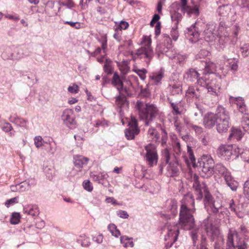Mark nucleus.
Returning <instances> with one entry per match:
<instances>
[{"mask_svg":"<svg viewBox=\"0 0 249 249\" xmlns=\"http://www.w3.org/2000/svg\"><path fill=\"white\" fill-rule=\"evenodd\" d=\"M171 36L174 41H176L178 37V33L177 29H173L171 31Z\"/></svg>","mask_w":249,"mask_h":249,"instance_id":"obj_61","label":"nucleus"},{"mask_svg":"<svg viewBox=\"0 0 249 249\" xmlns=\"http://www.w3.org/2000/svg\"><path fill=\"white\" fill-rule=\"evenodd\" d=\"M231 64V69L233 71H236L238 69L237 60L235 59L231 60L229 63Z\"/></svg>","mask_w":249,"mask_h":249,"instance_id":"obj_59","label":"nucleus"},{"mask_svg":"<svg viewBox=\"0 0 249 249\" xmlns=\"http://www.w3.org/2000/svg\"><path fill=\"white\" fill-rule=\"evenodd\" d=\"M196 89H195L193 86H190L188 88V90H187L186 93L193 97H196V99L198 100H200L201 94L199 93H197L196 91Z\"/></svg>","mask_w":249,"mask_h":249,"instance_id":"obj_38","label":"nucleus"},{"mask_svg":"<svg viewBox=\"0 0 249 249\" xmlns=\"http://www.w3.org/2000/svg\"><path fill=\"white\" fill-rule=\"evenodd\" d=\"M108 230L112 235L116 237H119L121 234L120 231L117 229V227L114 224H109L108 226Z\"/></svg>","mask_w":249,"mask_h":249,"instance_id":"obj_37","label":"nucleus"},{"mask_svg":"<svg viewBox=\"0 0 249 249\" xmlns=\"http://www.w3.org/2000/svg\"><path fill=\"white\" fill-rule=\"evenodd\" d=\"M234 153L236 157L240 155L241 158L245 161L249 162V149H243L238 146H234Z\"/></svg>","mask_w":249,"mask_h":249,"instance_id":"obj_25","label":"nucleus"},{"mask_svg":"<svg viewBox=\"0 0 249 249\" xmlns=\"http://www.w3.org/2000/svg\"><path fill=\"white\" fill-rule=\"evenodd\" d=\"M110 62V60H108V59H106V62L104 65V71L107 73H111V68L109 65Z\"/></svg>","mask_w":249,"mask_h":249,"instance_id":"obj_57","label":"nucleus"},{"mask_svg":"<svg viewBox=\"0 0 249 249\" xmlns=\"http://www.w3.org/2000/svg\"><path fill=\"white\" fill-rule=\"evenodd\" d=\"M83 187L84 189L89 192H90L93 189V187L91 185V182L88 180H86L83 182Z\"/></svg>","mask_w":249,"mask_h":249,"instance_id":"obj_55","label":"nucleus"},{"mask_svg":"<svg viewBox=\"0 0 249 249\" xmlns=\"http://www.w3.org/2000/svg\"><path fill=\"white\" fill-rule=\"evenodd\" d=\"M241 124L244 131L249 133V118L247 117H243Z\"/></svg>","mask_w":249,"mask_h":249,"instance_id":"obj_40","label":"nucleus"},{"mask_svg":"<svg viewBox=\"0 0 249 249\" xmlns=\"http://www.w3.org/2000/svg\"><path fill=\"white\" fill-rule=\"evenodd\" d=\"M115 33L113 35L114 38L118 41L121 39L122 31L114 27Z\"/></svg>","mask_w":249,"mask_h":249,"instance_id":"obj_58","label":"nucleus"},{"mask_svg":"<svg viewBox=\"0 0 249 249\" xmlns=\"http://www.w3.org/2000/svg\"><path fill=\"white\" fill-rule=\"evenodd\" d=\"M134 71L140 76L142 80H144L145 79V74L147 72V71L145 69H135Z\"/></svg>","mask_w":249,"mask_h":249,"instance_id":"obj_45","label":"nucleus"},{"mask_svg":"<svg viewBox=\"0 0 249 249\" xmlns=\"http://www.w3.org/2000/svg\"><path fill=\"white\" fill-rule=\"evenodd\" d=\"M234 246L235 247L236 246L238 249H247V243L244 240L241 241L240 239H237L236 245H234Z\"/></svg>","mask_w":249,"mask_h":249,"instance_id":"obj_46","label":"nucleus"},{"mask_svg":"<svg viewBox=\"0 0 249 249\" xmlns=\"http://www.w3.org/2000/svg\"><path fill=\"white\" fill-rule=\"evenodd\" d=\"M89 159L81 155H76L73 156V163L77 168H83L88 164Z\"/></svg>","mask_w":249,"mask_h":249,"instance_id":"obj_23","label":"nucleus"},{"mask_svg":"<svg viewBox=\"0 0 249 249\" xmlns=\"http://www.w3.org/2000/svg\"><path fill=\"white\" fill-rule=\"evenodd\" d=\"M136 107L139 111L140 118L143 120L147 125L158 114V108L152 104H145L138 101Z\"/></svg>","mask_w":249,"mask_h":249,"instance_id":"obj_5","label":"nucleus"},{"mask_svg":"<svg viewBox=\"0 0 249 249\" xmlns=\"http://www.w3.org/2000/svg\"><path fill=\"white\" fill-rule=\"evenodd\" d=\"M218 157L227 160H229L232 155L235 154L234 146L231 145H223L219 146L217 151Z\"/></svg>","mask_w":249,"mask_h":249,"instance_id":"obj_12","label":"nucleus"},{"mask_svg":"<svg viewBox=\"0 0 249 249\" xmlns=\"http://www.w3.org/2000/svg\"><path fill=\"white\" fill-rule=\"evenodd\" d=\"M10 122L15 123L18 125H19L21 127H26V121L22 118H10Z\"/></svg>","mask_w":249,"mask_h":249,"instance_id":"obj_36","label":"nucleus"},{"mask_svg":"<svg viewBox=\"0 0 249 249\" xmlns=\"http://www.w3.org/2000/svg\"><path fill=\"white\" fill-rule=\"evenodd\" d=\"M93 240L98 244H101L103 240V235L102 234H98L94 236Z\"/></svg>","mask_w":249,"mask_h":249,"instance_id":"obj_60","label":"nucleus"},{"mask_svg":"<svg viewBox=\"0 0 249 249\" xmlns=\"http://www.w3.org/2000/svg\"><path fill=\"white\" fill-rule=\"evenodd\" d=\"M242 236L244 239L249 237V231L245 226L241 225L238 231H232L230 230L227 238V246L229 249L235 248L233 243L234 237L235 236L237 239H240V236Z\"/></svg>","mask_w":249,"mask_h":249,"instance_id":"obj_8","label":"nucleus"},{"mask_svg":"<svg viewBox=\"0 0 249 249\" xmlns=\"http://www.w3.org/2000/svg\"><path fill=\"white\" fill-rule=\"evenodd\" d=\"M214 172L216 174L221 176L224 179L228 178V177L231 175L230 171L221 163H217L215 165Z\"/></svg>","mask_w":249,"mask_h":249,"instance_id":"obj_21","label":"nucleus"},{"mask_svg":"<svg viewBox=\"0 0 249 249\" xmlns=\"http://www.w3.org/2000/svg\"><path fill=\"white\" fill-rule=\"evenodd\" d=\"M215 28L214 24H209L207 25L204 32L205 39L207 42H213L218 37L219 46L221 49H223L230 39L227 28L225 27V23L223 22L220 23L218 30H216Z\"/></svg>","mask_w":249,"mask_h":249,"instance_id":"obj_2","label":"nucleus"},{"mask_svg":"<svg viewBox=\"0 0 249 249\" xmlns=\"http://www.w3.org/2000/svg\"><path fill=\"white\" fill-rule=\"evenodd\" d=\"M226 184L231 188L232 191H236L238 186V182L236 181L232 176L228 177V178L224 179Z\"/></svg>","mask_w":249,"mask_h":249,"instance_id":"obj_32","label":"nucleus"},{"mask_svg":"<svg viewBox=\"0 0 249 249\" xmlns=\"http://www.w3.org/2000/svg\"><path fill=\"white\" fill-rule=\"evenodd\" d=\"M204 82H203V84ZM206 89L208 91V93L213 96H217L219 93V90L220 89V84L215 79L212 80L210 82L206 83Z\"/></svg>","mask_w":249,"mask_h":249,"instance_id":"obj_15","label":"nucleus"},{"mask_svg":"<svg viewBox=\"0 0 249 249\" xmlns=\"http://www.w3.org/2000/svg\"><path fill=\"white\" fill-rule=\"evenodd\" d=\"M230 10V6L228 5H224L222 6H219L217 12L218 13V15L221 17H226L229 15Z\"/></svg>","mask_w":249,"mask_h":249,"instance_id":"obj_33","label":"nucleus"},{"mask_svg":"<svg viewBox=\"0 0 249 249\" xmlns=\"http://www.w3.org/2000/svg\"><path fill=\"white\" fill-rule=\"evenodd\" d=\"M68 90L72 94L77 93L79 91V87L76 84H73L72 86L68 87Z\"/></svg>","mask_w":249,"mask_h":249,"instance_id":"obj_51","label":"nucleus"},{"mask_svg":"<svg viewBox=\"0 0 249 249\" xmlns=\"http://www.w3.org/2000/svg\"><path fill=\"white\" fill-rule=\"evenodd\" d=\"M12 126L10 124L8 123H5L4 124L2 127V129L5 132H8L12 129Z\"/></svg>","mask_w":249,"mask_h":249,"instance_id":"obj_62","label":"nucleus"},{"mask_svg":"<svg viewBox=\"0 0 249 249\" xmlns=\"http://www.w3.org/2000/svg\"><path fill=\"white\" fill-rule=\"evenodd\" d=\"M61 118L64 124L67 126L74 124L73 111L71 109H65L63 111Z\"/></svg>","mask_w":249,"mask_h":249,"instance_id":"obj_20","label":"nucleus"},{"mask_svg":"<svg viewBox=\"0 0 249 249\" xmlns=\"http://www.w3.org/2000/svg\"><path fill=\"white\" fill-rule=\"evenodd\" d=\"M23 213L32 216H35L38 214L39 211L36 205L28 204L23 206Z\"/></svg>","mask_w":249,"mask_h":249,"instance_id":"obj_26","label":"nucleus"},{"mask_svg":"<svg viewBox=\"0 0 249 249\" xmlns=\"http://www.w3.org/2000/svg\"><path fill=\"white\" fill-rule=\"evenodd\" d=\"M128 23L126 21L123 20H122L118 24L116 22V25L115 26V27L117 28V29L120 30L121 31H122V30H125L128 27Z\"/></svg>","mask_w":249,"mask_h":249,"instance_id":"obj_42","label":"nucleus"},{"mask_svg":"<svg viewBox=\"0 0 249 249\" xmlns=\"http://www.w3.org/2000/svg\"><path fill=\"white\" fill-rule=\"evenodd\" d=\"M182 15L178 12H175L171 16L172 21H175V24L177 25L179 21L182 19Z\"/></svg>","mask_w":249,"mask_h":249,"instance_id":"obj_44","label":"nucleus"},{"mask_svg":"<svg viewBox=\"0 0 249 249\" xmlns=\"http://www.w3.org/2000/svg\"><path fill=\"white\" fill-rule=\"evenodd\" d=\"M216 124L217 130L219 133L226 132L229 127V121H218Z\"/></svg>","mask_w":249,"mask_h":249,"instance_id":"obj_30","label":"nucleus"},{"mask_svg":"<svg viewBox=\"0 0 249 249\" xmlns=\"http://www.w3.org/2000/svg\"><path fill=\"white\" fill-rule=\"evenodd\" d=\"M112 84L117 88L120 93L124 91L125 92H127V89L123 86L122 80L116 72L113 74Z\"/></svg>","mask_w":249,"mask_h":249,"instance_id":"obj_22","label":"nucleus"},{"mask_svg":"<svg viewBox=\"0 0 249 249\" xmlns=\"http://www.w3.org/2000/svg\"><path fill=\"white\" fill-rule=\"evenodd\" d=\"M207 235L212 241L216 240L214 244V249H223L224 238L221 235L218 228L212 224L209 223L208 220H205L204 222Z\"/></svg>","mask_w":249,"mask_h":249,"instance_id":"obj_6","label":"nucleus"},{"mask_svg":"<svg viewBox=\"0 0 249 249\" xmlns=\"http://www.w3.org/2000/svg\"><path fill=\"white\" fill-rule=\"evenodd\" d=\"M36 181L34 179H30L22 182L18 184V192H23L28 190L32 186L35 185Z\"/></svg>","mask_w":249,"mask_h":249,"instance_id":"obj_27","label":"nucleus"},{"mask_svg":"<svg viewBox=\"0 0 249 249\" xmlns=\"http://www.w3.org/2000/svg\"><path fill=\"white\" fill-rule=\"evenodd\" d=\"M143 43L145 47L141 48L140 53H143L146 57L151 58L153 54V51L151 48V38L149 36H144L143 37Z\"/></svg>","mask_w":249,"mask_h":249,"instance_id":"obj_16","label":"nucleus"},{"mask_svg":"<svg viewBox=\"0 0 249 249\" xmlns=\"http://www.w3.org/2000/svg\"><path fill=\"white\" fill-rule=\"evenodd\" d=\"M162 156L164 158L165 163H169L170 158V154L169 151L168 149H165L162 152Z\"/></svg>","mask_w":249,"mask_h":249,"instance_id":"obj_56","label":"nucleus"},{"mask_svg":"<svg viewBox=\"0 0 249 249\" xmlns=\"http://www.w3.org/2000/svg\"><path fill=\"white\" fill-rule=\"evenodd\" d=\"M145 149L146 151L145 159L148 165L150 167L156 165L158 160V155L155 146L149 144L145 146Z\"/></svg>","mask_w":249,"mask_h":249,"instance_id":"obj_9","label":"nucleus"},{"mask_svg":"<svg viewBox=\"0 0 249 249\" xmlns=\"http://www.w3.org/2000/svg\"><path fill=\"white\" fill-rule=\"evenodd\" d=\"M170 104L173 109V113L174 115H178L181 114V112L179 110L178 104L170 102Z\"/></svg>","mask_w":249,"mask_h":249,"instance_id":"obj_54","label":"nucleus"},{"mask_svg":"<svg viewBox=\"0 0 249 249\" xmlns=\"http://www.w3.org/2000/svg\"><path fill=\"white\" fill-rule=\"evenodd\" d=\"M244 133L242 132V131L238 128H232L231 130V133L229 136V138L231 139L233 138L236 139L237 141L240 140Z\"/></svg>","mask_w":249,"mask_h":249,"instance_id":"obj_31","label":"nucleus"},{"mask_svg":"<svg viewBox=\"0 0 249 249\" xmlns=\"http://www.w3.org/2000/svg\"><path fill=\"white\" fill-rule=\"evenodd\" d=\"M215 115H216L217 122L230 120L228 111L222 106H218L217 107Z\"/></svg>","mask_w":249,"mask_h":249,"instance_id":"obj_19","label":"nucleus"},{"mask_svg":"<svg viewBox=\"0 0 249 249\" xmlns=\"http://www.w3.org/2000/svg\"><path fill=\"white\" fill-rule=\"evenodd\" d=\"M216 115L213 112L206 113L203 118V124L206 128H211L216 123Z\"/></svg>","mask_w":249,"mask_h":249,"instance_id":"obj_18","label":"nucleus"},{"mask_svg":"<svg viewBox=\"0 0 249 249\" xmlns=\"http://www.w3.org/2000/svg\"><path fill=\"white\" fill-rule=\"evenodd\" d=\"M117 215L121 218H127L128 217L127 213L124 211L120 210L117 212Z\"/></svg>","mask_w":249,"mask_h":249,"instance_id":"obj_63","label":"nucleus"},{"mask_svg":"<svg viewBox=\"0 0 249 249\" xmlns=\"http://www.w3.org/2000/svg\"><path fill=\"white\" fill-rule=\"evenodd\" d=\"M244 194L246 198L249 200V179L245 182L244 186Z\"/></svg>","mask_w":249,"mask_h":249,"instance_id":"obj_53","label":"nucleus"},{"mask_svg":"<svg viewBox=\"0 0 249 249\" xmlns=\"http://www.w3.org/2000/svg\"><path fill=\"white\" fill-rule=\"evenodd\" d=\"M131 238H128L126 236H123L120 238L121 243L122 244L124 247H133L134 246V243L132 241H130Z\"/></svg>","mask_w":249,"mask_h":249,"instance_id":"obj_35","label":"nucleus"},{"mask_svg":"<svg viewBox=\"0 0 249 249\" xmlns=\"http://www.w3.org/2000/svg\"><path fill=\"white\" fill-rule=\"evenodd\" d=\"M167 173L169 176L174 177L178 176L179 172L178 161L175 160L169 162L167 167Z\"/></svg>","mask_w":249,"mask_h":249,"instance_id":"obj_24","label":"nucleus"},{"mask_svg":"<svg viewBox=\"0 0 249 249\" xmlns=\"http://www.w3.org/2000/svg\"><path fill=\"white\" fill-rule=\"evenodd\" d=\"M164 229V230H167V233L165 235L164 240L171 242L172 245L178 239L179 233L178 228L175 225L171 226L167 224Z\"/></svg>","mask_w":249,"mask_h":249,"instance_id":"obj_10","label":"nucleus"},{"mask_svg":"<svg viewBox=\"0 0 249 249\" xmlns=\"http://www.w3.org/2000/svg\"><path fill=\"white\" fill-rule=\"evenodd\" d=\"M230 101L231 103L235 104L237 105L239 111L241 113H247V107L242 97L230 96Z\"/></svg>","mask_w":249,"mask_h":249,"instance_id":"obj_17","label":"nucleus"},{"mask_svg":"<svg viewBox=\"0 0 249 249\" xmlns=\"http://www.w3.org/2000/svg\"><path fill=\"white\" fill-rule=\"evenodd\" d=\"M128 124L129 127L125 130V134L127 139L132 140L134 139L135 135H137L139 132L137 119L134 117L131 116V120Z\"/></svg>","mask_w":249,"mask_h":249,"instance_id":"obj_13","label":"nucleus"},{"mask_svg":"<svg viewBox=\"0 0 249 249\" xmlns=\"http://www.w3.org/2000/svg\"><path fill=\"white\" fill-rule=\"evenodd\" d=\"M205 68L204 70H200V72L204 75L207 74L213 73L216 70L215 64L212 62H204Z\"/></svg>","mask_w":249,"mask_h":249,"instance_id":"obj_28","label":"nucleus"},{"mask_svg":"<svg viewBox=\"0 0 249 249\" xmlns=\"http://www.w3.org/2000/svg\"><path fill=\"white\" fill-rule=\"evenodd\" d=\"M125 102L126 98L124 95H120L116 97V103L119 107H121L122 105H124Z\"/></svg>","mask_w":249,"mask_h":249,"instance_id":"obj_49","label":"nucleus"},{"mask_svg":"<svg viewBox=\"0 0 249 249\" xmlns=\"http://www.w3.org/2000/svg\"><path fill=\"white\" fill-rule=\"evenodd\" d=\"M209 52L205 50H201L197 54V57L203 58L208 55Z\"/></svg>","mask_w":249,"mask_h":249,"instance_id":"obj_64","label":"nucleus"},{"mask_svg":"<svg viewBox=\"0 0 249 249\" xmlns=\"http://www.w3.org/2000/svg\"><path fill=\"white\" fill-rule=\"evenodd\" d=\"M170 58H172L171 56H169ZM172 58L176 60L179 63H181L183 62L185 59L186 58V56L185 55H182L181 54H177L176 55L172 57Z\"/></svg>","mask_w":249,"mask_h":249,"instance_id":"obj_50","label":"nucleus"},{"mask_svg":"<svg viewBox=\"0 0 249 249\" xmlns=\"http://www.w3.org/2000/svg\"><path fill=\"white\" fill-rule=\"evenodd\" d=\"M195 200L191 194L184 196L181 201L179 212V222L185 230H190L195 226V219L193 213L195 212Z\"/></svg>","mask_w":249,"mask_h":249,"instance_id":"obj_1","label":"nucleus"},{"mask_svg":"<svg viewBox=\"0 0 249 249\" xmlns=\"http://www.w3.org/2000/svg\"><path fill=\"white\" fill-rule=\"evenodd\" d=\"M20 220V214L18 213H14L12 215L10 222L12 224H17Z\"/></svg>","mask_w":249,"mask_h":249,"instance_id":"obj_43","label":"nucleus"},{"mask_svg":"<svg viewBox=\"0 0 249 249\" xmlns=\"http://www.w3.org/2000/svg\"><path fill=\"white\" fill-rule=\"evenodd\" d=\"M18 203V197H15L6 200L5 205L7 207H9L11 205Z\"/></svg>","mask_w":249,"mask_h":249,"instance_id":"obj_52","label":"nucleus"},{"mask_svg":"<svg viewBox=\"0 0 249 249\" xmlns=\"http://www.w3.org/2000/svg\"><path fill=\"white\" fill-rule=\"evenodd\" d=\"M60 4L66 6L68 8H71L75 5L72 0H60Z\"/></svg>","mask_w":249,"mask_h":249,"instance_id":"obj_48","label":"nucleus"},{"mask_svg":"<svg viewBox=\"0 0 249 249\" xmlns=\"http://www.w3.org/2000/svg\"><path fill=\"white\" fill-rule=\"evenodd\" d=\"M187 152L189 159L194 167L199 168L201 176L204 178H208L211 177L214 173V162L213 159L210 155H203L198 160L197 164L195 162L196 159L193 154L191 147L187 146Z\"/></svg>","mask_w":249,"mask_h":249,"instance_id":"obj_4","label":"nucleus"},{"mask_svg":"<svg viewBox=\"0 0 249 249\" xmlns=\"http://www.w3.org/2000/svg\"><path fill=\"white\" fill-rule=\"evenodd\" d=\"M107 174L105 173H100L98 174H91L90 175L91 178L93 179V180L95 181H99L100 180L106 178L107 177Z\"/></svg>","mask_w":249,"mask_h":249,"instance_id":"obj_39","label":"nucleus"},{"mask_svg":"<svg viewBox=\"0 0 249 249\" xmlns=\"http://www.w3.org/2000/svg\"><path fill=\"white\" fill-rule=\"evenodd\" d=\"M201 73L194 69H190L184 75V77L190 81L195 82L197 81L198 85H202L203 82H206L207 78L204 76L200 77Z\"/></svg>","mask_w":249,"mask_h":249,"instance_id":"obj_11","label":"nucleus"},{"mask_svg":"<svg viewBox=\"0 0 249 249\" xmlns=\"http://www.w3.org/2000/svg\"><path fill=\"white\" fill-rule=\"evenodd\" d=\"M44 142L43 138L40 136H36L34 138V143L36 147L38 148L43 146Z\"/></svg>","mask_w":249,"mask_h":249,"instance_id":"obj_41","label":"nucleus"},{"mask_svg":"<svg viewBox=\"0 0 249 249\" xmlns=\"http://www.w3.org/2000/svg\"><path fill=\"white\" fill-rule=\"evenodd\" d=\"M242 55L246 57L249 55V44H245L240 48Z\"/></svg>","mask_w":249,"mask_h":249,"instance_id":"obj_47","label":"nucleus"},{"mask_svg":"<svg viewBox=\"0 0 249 249\" xmlns=\"http://www.w3.org/2000/svg\"><path fill=\"white\" fill-rule=\"evenodd\" d=\"M164 77V71L162 70H160V71L153 72L150 75V78L151 80L153 81V82L158 85V84L160 83L161 79Z\"/></svg>","mask_w":249,"mask_h":249,"instance_id":"obj_29","label":"nucleus"},{"mask_svg":"<svg viewBox=\"0 0 249 249\" xmlns=\"http://www.w3.org/2000/svg\"><path fill=\"white\" fill-rule=\"evenodd\" d=\"M178 6V10L188 17H197L199 15V7L197 5H190L187 0H180L178 3L175 4Z\"/></svg>","mask_w":249,"mask_h":249,"instance_id":"obj_7","label":"nucleus"},{"mask_svg":"<svg viewBox=\"0 0 249 249\" xmlns=\"http://www.w3.org/2000/svg\"><path fill=\"white\" fill-rule=\"evenodd\" d=\"M198 26V22H196L185 31V34L190 37L189 40L192 43H195L198 40L200 30Z\"/></svg>","mask_w":249,"mask_h":249,"instance_id":"obj_14","label":"nucleus"},{"mask_svg":"<svg viewBox=\"0 0 249 249\" xmlns=\"http://www.w3.org/2000/svg\"><path fill=\"white\" fill-rule=\"evenodd\" d=\"M198 178V177L196 175H194L192 178L193 188L197 196L196 199H201L204 194L205 197V204L206 205L207 204L210 206L211 211L213 213H217L222 208L221 204L218 201L213 199L212 196L207 191L206 184L203 182L200 183Z\"/></svg>","mask_w":249,"mask_h":249,"instance_id":"obj_3","label":"nucleus"},{"mask_svg":"<svg viewBox=\"0 0 249 249\" xmlns=\"http://www.w3.org/2000/svg\"><path fill=\"white\" fill-rule=\"evenodd\" d=\"M43 171L49 179H52L55 174L54 169L53 167L52 166H44Z\"/></svg>","mask_w":249,"mask_h":249,"instance_id":"obj_34","label":"nucleus"}]
</instances>
